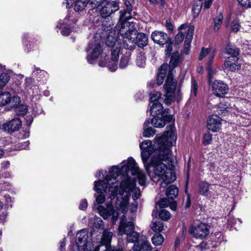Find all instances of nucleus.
Masks as SVG:
<instances>
[{
  "label": "nucleus",
  "instance_id": "f257e3e1",
  "mask_svg": "<svg viewBox=\"0 0 251 251\" xmlns=\"http://www.w3.org/2000/svg\"><path fill=\"white\" fill-rule=\"evenodd\" d=\"M176 140V136L173 127L171 125L167 126L164 133L155 138V153L151 162H147V167H145L147 170L150 166L154 167V174L158 177V179L161 180L160 187L163 188L176 179L175 174L171 170L175 162L170 150Z\"/></svg>",
  "mask_w": 251,
  "mask_h": 251
},
{
  "label": "nucleus",
  "instance_id": "f03ea898",
  "mask_svg": "<svg viewBox=\"0 0 251 251\" xmlns=\"http://www.w3.org/2000/svg\"><path fill=\"white\" fill-rule=\"evenodd\" d=\"M121 173L123 175L127 174L122 171V169H120L118 166H112L109 171V175L105 176L104 180L95 181L94 190L98 193H102L106 192L108 189V193L110 195V199H114L119 190L116 179Z\"/></svg>",
  "mask_w": 251,
  "mask_h": 251
},
{
  "label": "nucleus",
  "instance_id": "7ed1b4c3",
  "mask_svg": "<svg viewBox=\"0 0 251 251\" xmlns=\"http://www.w3.org/2000/svg\"><path fill=\"white\" fill-rule=\"evenodd\" d=\"M129 30H122L123 46L127 50H132L135 48V45L143 48L148 45V38L143 33H138L137 30L131 24Z\"/></svg>",
  "mask_w": 251,
  "mask_h": 251
},
{
  "label": "nucleus",
  "instance_id": "20e7f679",
  "mask_svg": "<svg viewBox=\"0 0 251 251\" xmlns=\"http://www.w3.org/2000/svg\"><path fill=\"white\" fill-rule=\"evenodd\" d=\"M126 218L125 215H123L120 220L119 226V233L122 235L124 234L127 235V241L128 242L135 243H141V237L139 233L134 231V224L132 221L126 222Z\"/></svg>",
  "mask_w": 251,
  "mask_h": 251
},
{
  "label": "nucleus",
  "instance_id": "39448f33",
  "mask_svg": "<svg viewBox=\"0 0 251 251\" xmlns=\"http://www.w3.org/2000/svg\"><path fill=\"white\" fill-rule=\"evenodd\" d=\"M105 196L100 194L96 198V203L94 204L93 208L98 210L100 215L104 219H107L109 216H112V220L115 223L118 219L119 213L116 210L111 203H108L106 207L99 205L105 201Z\"/></svg>",
  "mask_w": 251,
  "mask_h": 251
},
{
  "label": "nucleus",
  "instance_id": "423d86ee",
  "mask_svg": "<svg viewBox=\"0 0 251 251\" xmlns=\"http://www.w3.org/2000/svg\"><path fill=\"white\" fill-rule=\"evenodd\" d=\"M132 192H133L132 198L134 201H136L140 196V190L135 188V181L132 180L128 176H126L120 183L118 194L120 196H122L125 193L126 196H128Z\"/></svg>",
  "mask_w": 251,
  "mask_h": 251
},
{
  "label": "nucleus",
  "instance_id": "0eeeda50",
  "mask_svg": "<svg viewBox=\"0 0 251 251\" xmlns=\"http://www.w3.org/2000/svg\"><path fill=\"white\" fill-rule=\"evenodd\" d=\"M122 171L126 174L130 171L133 176H137L138 179V182L140 185L143 186L146 182V175L141 171L137 165L135 160L132 158H129L126 165H123L121 166Z\"/></svg>",
  "mask_w": 251,
  "mask_h": 251
},
{
  "label": "nucleus",
  "instance_id": "6e6552de",
  "mask_svg": "<svg viewBox=\"0 0 251 251\" xmlns=\"http://www.w3.org/2000/svg\"><path fill=\"white\" fill-rule=\"evenodd\" d=\"M176 86V81L173 78L172 71H169L164 85L165 92V99L164 101L167 105H170L174 100L175 99V91Z\"/></svg>",
  "mask_w": 251,
  "mask_h": 251
},
{
  "label": "nucleus",
  "instance_id": "1a4fd4ad",
  "mask_svg": "<svg viewBox=\"0 0 251 251\" xmlns=\"http://www.w3.org/2000/svg\"><path fill=\"white\" fill-rule=\"evenodd\" d=\"M131 12V11L126 10L125 9L120 11L119 21L120 22L121 27L120 29H119V27H117V34H120V36H121L122 30L128 31V29H130V26L131 25H131V24L135 26L134 23L133 22L129 21V20L132 19L130 14Z\"/></svg>",
  "mask_w": 251,
  "mask_h": 251
},
{
  "label": "nucleus",
  "instance_id": "9d476101",
  "mask_svg": "<svg viewBox=\"0 0 251 251\" xmlns=\"http://www.w3.org/2000/svg\"><path fill=\"white\" fill-rule=\"evenodd\" d=\"M75 13L72 14H69L63 20L62 23H59L57 27L62 29L61 33L65 36H68L71 32V27H73V25L75 24L77 21L76 18H75Z\"/></svg>",
  "mask_w": 251,
  "mask_h": 251
},
{
  "label": "nucleus",
  "instance_id": "9b49d317",
  "mask_svg": "<svg viewBox=\"0 0 251 251\" xmlns=\"http://www.w3.org/2000/svg\"><path fill=\"white\" fill-rule=\"evenodd\" d=\"M189 232L195 238L203 239L209 234V226L203 223L193 225L190 228Z\"/></svg>",
  "mask_w": 251,
  "mask_h": 251
},
{
  "label": "nucleus",
  "instance_id": "f8f14e48",
  "mask_svg": "<svg viewBox=\"0 0 251 251\" xmlns=\"http://www.w3.org/2000/svg\"><path fill=\"white\" fill-rule=\"evenodd\" d=\"M173 116L170 114V110L168 108L162 113L161 116H153L151 119V123L155 127L162 128L166 123H170L172 120Z\"/></svg>",
  "mask_w": 251,
  "mask_h": 251
},
{
  "label": "nucleus",
  "instance_id": "ddd939ff",
  "mask_svg": "<svg viewBox=\"0 0 251 251\" xmlns=\"http://www.w3.org/2000/svg\"><path fill=\"white\" fill-rule=\"evenodd\" d=\"M120 34H117V41L114 40L115 39L113 38V41H111V38L110 36L107 37L106 44L109 46L112 47L111 49V59L113 61H117L119 59V54L120 51V49L123 43H121V39L120 38Z\"/></svg>",
  "mask_w": 251,
  "mask_h": 251
},
{
  "label": "nucleus",
  "instance_id": "4468645a",
  "mask_svg": "<svg viewBox=\"0 0 251 251\" xmlns=\"http://www.w3.org/2000/svg\"><path fill=\"white\" fill-rule=\"evenodd\" d=\"M141 151V157L145 167H147V161L154 147H152V142L149 140H145L140 144Z\"/></svg>",
  "mask_w": 251,
  "mask_h": 251
},
{
  "label": "nucleus",
  "instance_id": "2eb2a0df",
  "mask_svg": "<svg viewBox=\"0 0 251 251\" xmlns=\"http://www.w3.org/2000/svg\"><path fill=\"white\" fill-rule=\"evenodd\" d=\"M119 9V3L114 1L107 2L100 10V15L102 18H110L113 13Z\"/></svg>",
  "mask_w": 251,
  "mask_h": 251
},
{
  "label": "nucleus",
  "instance_id": "dca6fc26",
  "mask_svg": "<svg viewBox=\"0 0 251 251\" xmlns=\"http://www.w3.org/2000/svg\"><path fill=\"white\" fill-rule=\"evenodd\" d=\"M213 93L218 97H223L228 92V86L221 80H216L212 83Z\"/></svg>",
  "mask_w": 251,
  "mask_h": 251
},
{
  "label": "nucleus",
  "instance_id": "f3484780",
  "mask_svg": "<svg viewBox=\"0 0 251 251\" xmlns=\"http://www.w3.org/2000/svg\"><path fill=\"white\" fill-rule=\"evenodd\" d=\"M112 235V232L104 230L101 239V245L96 246L94 251H99L101 246H105V250L104 251H121L119 250H115L111 248L110 244Z\"/></svg>",
  "mask_w": 251,
  "mask_h": 251
},
{
  "label": "nucleus",
  "instance_id": "a211bd4d",
  "mask_svg": "<svg viewBox=\"0 0 251 251\" xmlns=\"http://www.w3.org/2000/svg\"><path fill=\"white\" fill-rule=\"evenodd\" d=\"M11 107L14 108L17 115L24 116L27 112V106L21 103V99L18 96H13Z\"/></svg>",
  "mask_w": 251,
  "mask_h": 251
},
{
  "label": "nucleus",
  "instance_id": "6ab92c4d",
  "mask_svg": "<svg viewBox=\"0 0 251 251\" xmlns=\"http://www.w3.org/2000/svg\"><path fill=\"white\" fill-rule=\"evenodd\" d=\"M221 119L216 115L208 117L207 120V128L212 132H217L221 126Z\"/></svg>",
  "mask_w": 251,
  "mask_h": 251
},
{
  "label": "nucleus",
  "instance_id": "aec40b11",
  "mask_svg": "<svg viewBox=\"0 0 251 251\" xmlns=\"http://www.w3.org/2000/svg\"><path fill=\"white\" fill-rule=\"evenodd\" d=\"M151 38L153 42L160 45H164L170 41V37L163 31L156 30L151 35Z\"/></svg>",
  "mask_w": 251,
  "mask_h": 251
},
{
  "label": "nucleus",
  "instance_id": "412c9836",
  "mask_svg": "<svg viewBox=\"0 0 251 251\" xmlns=\"http://www.w3.org/2000/svg\"><path fill=\"white\" fill-rule=\"evenodd\" d=\"M89 2V0H66L63 5H65L67 8L74 6L75 11L82 10Z\"/></svg>",
  "mask_w": 251,
  "mask_h": 251
},
{
  "label": "nucleus",
  "instance_id": "4be33fe9",
  "mask_svg": "<svg viewBox=\"0 0 251 251\" xmlns=\"http://www.w3.org/2000/svg\"><path fill=\"white\" fill-rule=\"evenodd\" d=\"M224 65L229 71L234 72L240 69L241 61L239 58H235L234 56L228 57L225 60Z\"/></svg>",
  "mask_w": 251,
  "mask_h": 251
},
{
  "label": "nucleus",
  "instance_id": "5701e85b",
  "mask_svg": "<svg viewBox=\"0 0 251 251\" xmlns=\"http://www.w3.org/2000/svg\"><path fill=\"white\" fill-rule=\"evenodd\" d=\"M22 126V121L18 118L12 119L2 125L3 129L8 132H13L18 130Z\"/></svg>",
  "mask_w": 251,
  "mask_h": 251
},
{
  "label": "nucleus",
  "instance_id": "b1692460",
  "mask_svg": "<svg viewBox=\"0 0 251 251\" xmlns=\"http://www.w3.org/2000/svg\"><path fill=\"white\" fill-rule=\"evenodd\" d=\"M141 243L139 242L134 244L133 247L134 251H151L150 242L146 240L145 237H141Z\"/></svg>",
  "mask_w": 251,
  "mask_h": 251
},
{
  "label": "nucleus",
  "instance_id": "393cba45",
  "mask_svg": "<svg viewBox=\"0 0 251 251\" xmlns=\"http://www.w3.org/2000/svg\"><path fill=\"white\" fill-rule=\"evenodd\" d=\"M101 52V47L99 43L96 44L91 53L87 55V60L89 63L93 64L98 58Z\"/></svg>",
  "mask_w": 251,
  "mask_h": 251
},
{
  "label": "nucleus",
  "instance_id": "a878e982",
  "mask_svg": "<svg viewBox=\"0 0 251 251\" xmlns=\"http://www.w3.org/2000/svg\"><path fill=\"white\" fill-rule=\"evenodd\" d=\"M215 185L209 184L206 181L201 182L199 184V192L203 196H206L209 194V189H213V187H215Z\"/></svg>",
  "mask_w": 251,
  "mask_h": 251
},
{
  "label": "nucleus",
  "instance_id": "bb28decb",
  "mask_svg": "<svg viewBox=\"0 0 251 251\" xmlns=\"http://www.w3.org/2000/svg\"><path fill=\"white\" fill-rule=\"evenodd\" d=\"M165 111L163 110V106L161 102H154L150 108V112L152 116H161Z\"/></svg>",
  "mask_w": 251,
  "mask_h": 251
},
{
  "label": "nucleus",
  "instance_id": "cd10ccee",
  "mask_svg": "<svg viewBox=\"0 0 251 251\" xmlns=\"http://www.w3.org/2000/svg\"><path fill=\"white\" fill-rule=\"evenodd\" d=\"M87 238V235L84 230H83L77 233L76 243L78 248L85 246Z\"/></svg>",
  "mask_w": 251,
  "mask_h": 251
},
{
  "label": "nucleus",
  "instance_id": "c85d7f7f",
  "mask_svg": "<svg viewBox=\"0 0 251 251\" xmlns=\"http://www.w3.org/2000/svg\"><path fill=\"white\" fill-rule=\"evenodd\" d=\"M13 97L8 92H4L0 93V106L9 103L12 105Z\"/></svg>",
  "mask_w": 251,
  "mask_h": 251
},
{
  "label": "nucleus",
  "instance_id": "c756f323",
  "mask_svg": "<svg viewBox=\"0 0 251 251\" xmlns=\"http://www.w3.org/2000/svg\"><path fill=\"white\" fill-rule=\"evenodd\" d=\"M167 65L163 64L161 66L158 71L157 76V84L158 86L161 85L164 81V77L167 73Z\"/></svg>",
  "mask_w": 251,
  "mask_h": 251
},
{
  "label": "nucleus",
  "instance_id": "7c9ffc66",
  "mask_svg": "<svg viewBox=\"0 0 251 251\" xmlns=\"http://www.w3.org/2000/svg\"><path fill=\"white\" fill-rule=\"evenodd\" d=\"M178 194V189L177 187L174 185H170L166 190L167 197L172 200L177 196Z\"/></svg>",
  "mask_w": 251,
  "mask_h": 251
},
{
  "label": "nucleus",
  "instance_id": "2f4dec72",
  "mask_svg": "<svg viewBox=\"0 0 251 251\" xmlns=\"http://www.w3.org/2000/svg\"><path fill=\"white\" fill-rule=\"evenodd\" d=\"M226 52L228 55H230V57H235L238 58L237 56L239 55V49L234 45L231 44H227L225 48Z\"/></svg>",
  "mask_w": 251,
  "mask_h": 251
},
{
  "label": "nucleus",
  "instance_id": "473e14b6",
  "mask_svg": "<svg viewBox=\"0 0 251 251\" xmlns=\"http://www.w3.org/2000/svg\"><path fill=\"white\" fill-rule=\"evenodd\" d=\"M130 57V52L128 51L121 57L119 67L120 69H123L127 66Z\"/></svg>",
  "mask_w": 251,
  "mask_h": 251
},
{
  "label": "nucleus",
  "instance_id": "72a5a7b5",
  "mask_svg": "<svg viewBox=\"0 0 251 251\" xmlns=\"http://www.w3.org/2000/svg\"><path fill=\"white\" fill-rule=\"evenodd\" d=\"M180 61V55L178 52H174L171 56L170 61V66L174 69L178 65Z\"/></svg>",
  "mask_w": 251,
  "mask_h": 251
},
{
  "label": "nucleus",
  "instance_id": "f704fd0d",
  "mask_svg": "<svg viewBox=\"0 0 251 251\" xmlns=\"http://www.w3.org/2000/svg\"><path fill=\"white\" fill-rule=\"evenodd\" d=\"M146 60L144 54L142 52H138L136 59V65L139 67L144 68L146 65Z\"/></svg>",
  "mask_w": 251,
  "mask_h": 251
},
{
  "label": "nucleus",
  "instance_id": "c9c22d12",
  "mask_svg": "<svg viewBox=\"0 0 251 251\" xmlns=\"http://www.w3.org/2000/svg\"><path fill=\"white\" fill-rule=\"evenodd\" d=\"M152 244L155 246H159L162 244L164 241V237L162 234L157 233L154 234L151 238Z\"/></svg>",
  "mask_w": 251,
  "mask_h": 251
},
{
  "label": "nucleus",
  "instance_id": "e433bc0d",
  "mask_svg": "<svg viewBox=\"0 0 251 251\" xmlns=\"http://www.w3.org/2000/svg\"><path fill=\"white\" fill-rule=\"evenodd\" d=\"M202 2L201 1V0H199V1H197V2L194 4L192 8L194 18H196L198 16L202 7Z\"/></svg>",
  "mask_w": 251,
  "mask_h": 251
},
{
  "label": "nucleus",
  "instance_id": "4c0bfd02",
  "mask_svg": "<svg viewBox=\"0 0 251 251\" xmlns=\"http://www.w3.org/2000/svg\"><path fill=\"white\" fill-rule=\"evenodd\" d=\"M28 38H29L28 34V33H24L23 35V42L24 44L25 45V50L27 52H29L31 49L34 48V46L32 42L30 43V42H29V47L28 46V44L27 42V39Z\"/></svg>",
  "mask_w": 251,
  "mask_h": 251
},
{
  "label": "nucleus",
  "instance_id": "58836bf2",
  "mask_svg": "<svg viewBox=\"0 0 251 251\" xmlns=\"http://www.w3.org/2000/svg\"><path fill=\"white\" fill-rule=\"evenodd\" d=\"M112 25H113V24L111 18L104 19L102 21V26L104 30L108 31L111 30Z\"/></svg>",
  "mask_w": 251,
  "mask_h": 251
},
{
  "label": "nucleus",
  "instance_id": "ea45409f",
  "mask_svg": "<svg viewBox=\"0 0 251 251\" xmlns=\"http://www.w3.org/2000/svg\"><path fill=\"white\" fill-rule=\"evenodd\" d=\"M227 108L228 106L226 104L225 101L221 102L218 105V114L220 115H225L227 112Z\"/></svg>",
  "mask_w": 251,
  "mask_h": 251
},
{
  "label": "nucleus",
  "instance_id": "a19ab883",
  "mask_svg": "<svg viewBox=\"0 0 251 251\" xmlns=\"http://www.w3.org/2000/svg\"><path fill=\"white\" fill-rule=\"evenodd\" d=\"M10 76L6 73H2L0 75V87H3L8 82Z\"/></svg>",
  "mask_w": 251,
  "mask_h": 251
},
{
  "label": "nucleus",
  "instance_id": "79ce46f5",
  "mask_svg": "<svg viewBox=\"0 0 251 251\" xmlns=\"http://www.w3.org/2000/svg\"><path fill=\"white\" fill-rule=\"evenodd\" d=\"M223 17L222 15L219 14L216 18H215L214 20V29L215 31H218L221 25H222L223 22Z\"/></svg>",
  "mask_w": 251,
  "mask_h": 251
},
{
  "label": "nucleus",
  "instance_id": "37998d69",
  "mask_svg": "<svg viewBox=\"0 0 251 251\" xmlns=\"http://www.w3.org/2000/svg\"><path fill=\"white\" fill-rule=\"evenodd\" d=\"M163 224L162 222H154L152 223L151 226V229L155 232H160L163 229Z\"/></svg>",
  "mask_w": 251,
  "mask_h": 251
},
{
  "label": "nucleus",
  "instance_id": "c03bdc74",
  "mask_svg": "<svg viewBox=\"0 0 251 251\" xmlns=\"http://www.w3.org/2000/svg\"><path fill=\"white\" fill-rule=\"evenodd\" d=\"M194 27L193 26H189L187 29L186 36H185V40L187 42H191L193 35L194 33Z\"/></svg>",
  "mask_w": 251,
  "mask_h": 251
},
{
  "label": "nucleus",
  "instance_id": "a18cd8bd",
  "mask_svg": "<svg viewBox=\"0 0 251 251\" xmlns=\"http://www.w3.org/2000/svg\"><path fill=\"white\" fill-rule=\"evenodd\" d=\"M171 216L170 213L166 210L162 209L159 212V217L163 221H168Z\"/></svg>",
  "mask_w": 251,
  "mask_h": 251
},
{
  "label": "nucleus",
  "instance_id": "49530a36",
  "mask_svg": "<svg viewBox=\"0 0 251 251\" xmlns=\"http://www.w3.org/2000/svg\"><path fill=\"white\" fill-rule=\"evenodd\" d=\"M172 201V200L169 199L168 197L164 198L160 200L158 202V205L161 208L166 207L168 206L171 202Z\"/></svg>",
  "mask_w": 251,
  "mask_h": 251
},
{
  "label": "nucleus",
  "instance_id": "de8ad7c7",
  "mask_svg": "<svg viewBox=\"0 0 251 251\" xmlns=\"http://www.w3.org/2000/svg\"><path fill=\"white\" fill-rule=\"evenodd\" d=\"M239 20L237 18H235L231 23V29L233 32H237L240 28Z\"/></svg>",
  "mask_w": 251,
  "mask_h": 251
},
{
  "label": "nucleus",
  "instance_id": "09e8293b",
  "mask_svg": "<svg viewBox=\"0 0 251 251\" xmlns=\"http://www.w3.org/2000/svg\"><path fill=\"white\" fill-rule=\"evenodd\" d=\"M161 94L159 92H154L151 94L150 100L153 103L154 102H160L159 100L161 99Z\"/></svg>",
  "mask_w": 251,
  "mask_h": 251
},
{
  "label": "nucleus",
  "instance_id": "8fccbe9b",
  "mask_svg": "<svg viewBox=\"0 0 251 251\" xmlns=\"http://www.w3.org/2000/svg\"><path fill=\"white\" fill-rule=\"evenodd\" d=\"M155 133V130L151 127L147 128L144 129L143 135L145 137H150L153 136Z\"/></svg>",
  "mask_w": 251,
  "mask_h": 251
},
{
  "label": "nucleus",
  "instance_id": "3c124183",
  "mask_svg": "<svg viewBox=\"0 0 251 251\" xmlns=\"http://www.w3.org/2000/svg\"><path fill=\"white\" fill-rule=\"evenodd\" d=\"M198 90V85L195 79L192 78L191 79V94L195 97L196 96Z\"/></svg>",
  "mask_w": 251,
  "mask_h": 251
},
{
  "label": "nucleus",
  "instance_id": "603ef678",
  "mask_svg": "<svg viewBox=\"0 0 251 251\" xmlns=\"http://www.w3.org/2000/svg\"><path fill=\"white\" fill-rule=\"evenodd\" d=\"M212 134L209 133H205L202 139V143L204 145H209L212 141Z\"/></svg>",
  "mask_w": 251,
  "mask_h": 251
},
{
  "label": "nucleus",
  "instance_id": "864d4df0",
  "mask_svg": "<svg viewBox=\"0 0 251 251\" xmlns=\"http://www.w3.org/2000/svg\"><path fill=\"white\" fill-rule=\"evenodd\" d=\"M105 0H89L90 5L92 8H96L101 4Z\"/></svg>",
  "mask_w": 251,
  "mask_h": 251
},
{
  "label": "nucleus",
  "instance_id": "5fc2aeb1",
  "mask_svg": "<svg viewBox=\"0 0 251 251\" xmlns=\"http://www.w3.org/2000/svg\"><path fill=\"white\" fill-rule=\"evenodd\" d=\"M239 4L245 8L251 7V0H237Z\"/></svg>",
  "mask_w": 251,
  "mask_h": 251
},
{
  "label": "nucleus",
  "instance_id": "6e6d98bb",
  "mask_svg": "<svg viewBox=\"0 0 251 251\" xmlns=\"http://www.w3.org/2000/svg\"><path fill=\"white\" fill-rule=\"evenodd\" d=\"M94 225L96 227L99 228H103V222L100 218L96 217L94 219Z\"/></svg>",
  "mask_w": 251,
  "mask_h": 251
},
{
  "label": "nucleus",
  "instance_id": "4d7b16f0",
  "mask_svg": "<svg viewBox=\"0 0 251 251\" xmlns=\"http://www.w3.org/2000/svg\"><path fill=\"white\" fill-rule=\"evenodd\" d=\"M206 70L208 71V82L210 84L212 80L214 75L216 74V70H213L212 68L207 69Z\"/></svg>",
  "mask_w": 251,
  "mask_h": 251
},
{
  "label": "nucleus",
  "instance_id": "13d9d810",
  "mask_svg": "<svg viewBox=\"0 0 251 251\" xmlns=\"http://www.w3.org/2000/svg\"><path fill=\"white\" fill-rule=\"evenodd\" d=\"M184 38V34L182 31L179 32L176 35L175 41L177 44H179L182 42Z\"/></svg>",
  "mask_w": 251,
  "mask_h": 251
},
{
  "label": "nucleus",
  "instance_id": "bf43d9fd",
  "mask_svg": "<svg viewBox=\"0 0 251 251\" xmlns=\"http://www.w3.org/2000/svg\"><path fill=\"white\" fill-rule=\"evenodd\" d=\"M215 57V53L214 51L210 53L208 56V61L207 63V66L206 67V69L212 68V65L213 63V60Z\"/></svg>",
  "mask_w": 251,
  "mask_h": 251
},
{
  "label": "nucleus",
  "instance_id": "052dcab7",
  "mask_svg": "<svg viewBox=\"0 0 251 251\" xmlns=\"http://www.w3.org/2000/svg\"><path fill=\"white\" fill-rule=\"evenodd\" d=\"M116 61H113L112 60L111 61L109 62L107 67L110 71L111 72H115L117 68V65L115 63Z\"/></svg>",
  "mask_w": 251,
  "mask_h": 251
},
{
  "label": "nucleus",
  "instance_id": "680f3d73",
  "mask_svg": "<svg viewBox=\"0 0 251 251\" xmlns=\"http://www.w3.org/2000/svg\"><path fill=\"white\" fill-rule=\"evenodd\" d=\"M88 206V203L86 199L82 200L79 204V208L80 210H85Z\"/></svg>",
  "mask_w": 251,
  "mask_h": 251
},
{
  "label": "nucleus",
  "instance_id": "e2e57ef3",
  "mask_svg": "<svg viewBox=\"0 0 251 251\" xmlns=\"http://www.w3.org/2000/svg\"><path fill=\"white\" fill-rule=\"evenodd\" d=\"M210 52L209 51V50L208 49H203L201 52V54L199 57V60H201L203 58H204L206 55L207 54H209Z\"/></svg>",
  "mask_w": 251,
  "mask_h": 251
},
{
  "label": "nucleus",
  "instance_id": "0e129e2a",
  "mask_svg": "<svg viewBox=\"0 0 251 251\" xmlns=\"http://www.w3.org/2000/svg\"><path fill=\"white\" fill-rule=\"evenodd\" d=\"M7 216V212L6 211L2 212L0 214V223H3L5 222L6 218Z\"/></svg>",
  "mask_w": 251,
  "mask_h": 251
},
{
  "label": "nucleus",
  "instance_id": "69168bd1",
  "mask_svg": "<svg viewBox=\"0 0 251 251\" xmlns=\"http://www.w3.org/2000/svg\"><path fill=\"white\" fill-rule=\"evenodd\" d=\"M166 49L165 51L166 52V54L170 53L172 50V44L171 42V39H170V41L168 42V43H166Z\"/></svg>",
  "mask_w": 251,
  "mask_h": 251
},
{
  "label": "nucleus",
  "instance_id": "338daca9",
  "mask_svg": "<svg viewBox=\"0 0 251 251\" xmlns=\"http://www.w3.org/2000/svg\"><path fill=\"white\" fill-rule=\"evenodd\" d=\"M165 26L168 30L172 31L173 30L174 25L170 20L166 21Z\"/></svg>",
  "mask_w": 251,
  "mask_h": 251
},
{
  "label": "nucleus",
  "instance_id": "774afa93",
  "mask_svg": "<svg viewBox=\"0 0 251 251\" xmlns=\"http://www.w3.org/2000/svg\"><path fill=\"white\" fill-rule=\"evenodd\" d=\"M125 4L126 6V9H125V10L128 11H132V6L131 4L130 1L128 0H126L125 1Z\"/></svg>",
  "mask_w": 251,
  "mask_h": 251
}]
</instances>
